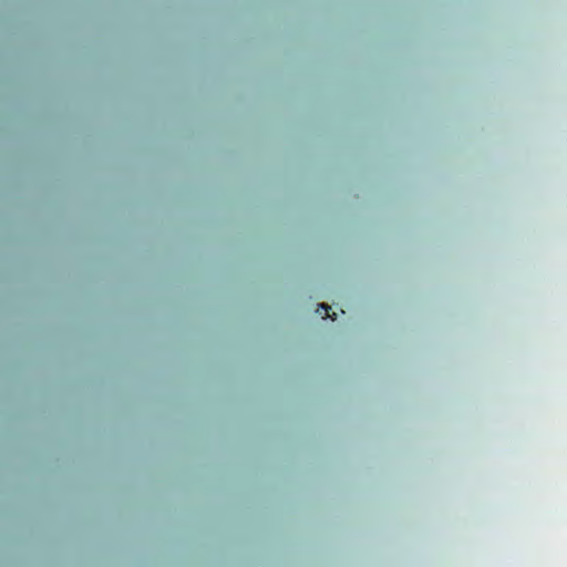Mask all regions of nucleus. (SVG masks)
Instances as JSON below:
<instances>
[{
  "mask_svg": "<svg viewBox=\"0 0 567 567\" xmlns=\"http://www.w3.org/2000/svg\"><path fill=\"white\" fill-rule=\"evenodd\" d=\"M331 307L327 306V303H319L317 307V312L322 316V318H331L334 320L336 312L333 315H330Z\"/></svg>",
  "mask_w": 567,
  "mask_h": 567,
  "instance_id": "nucleus-1",
  "label": "nucleus"
}]
</instances>
